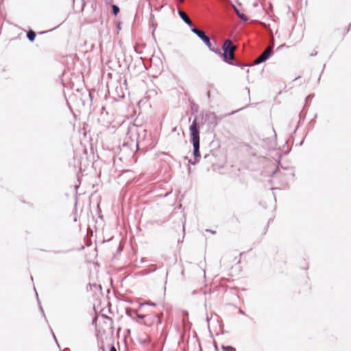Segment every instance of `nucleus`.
Returning a JSON list of instances; mask_svg holds the SVG:
<instances>
[{"label":"nucleus","mask_w":351,"mask_h":351,"mask_svg":"<svg viewBox=\"0 0 351 351\" xmlns=\"http://www.w3.org/2000/svg\"><path fill=\"white\" fill-rule=\"evenodd\" d=\"M189 130L191 132L192 143L194 148L193 154L195 158H199V131L195 119L193 121L191 125L189 128Z\"/></svg>","instance_id":"f257e3e1"},{"label":"nucleus","mask_w":351,"mask_h":351,"mask_svg":"<svg viewBox=\"0 0 351 351\" xmlns=\"http://www.w3.org/2000/svg\"><path fill=\"white\" fill-rule=\"evenodd\" d=\"M222 49L223 51V56L225 61L229 62L234 58L236 46L232 45L230 40L228 39L225 40L222 46Z\"/></svg>","instance_id":"f03ea898"},{"label":"nucleus","mask_w":351,"mask_h":351,"mask_svg":"<svg viewBox=\"0 0 351 351\" xmlns=\"http://www.w3.org/2000/svg\"><path fill=\"white\" fill-rule=\"evenodd\" d=\"M112 319L106 316L97 324V329L99 333L104 334L106 331L112 329Z\"/></svg>","instance_id":"7ed1b4c3"},{"label":"nucleus","mask_w":351,"mask_h":351,"mask_svg":"<svg viewBox=\"0 0 351 351\" xmlns=\"http://www.w3.org/2000/svg\"><path fill=\"white\" fill-rule=\"evenodd\" d=\"M191 30L193 33H195L197 36H199L203 40V42L210 49V50L215 52L216 53H220V51L218 48L214 49L212 47L210 40L209 37L205 34L204 31L200 30L196 27H193Z\"/></svg>","instance_id":"20e7f679"},{"label":"nucleus","mask_w":351,"mask_h":351,"mask_svg":"<svg viewBox=\"0 0 351 351\" xmlns=\"http://www.w3.org/2000/svg\"><path fill=\"white\" fill-rule=\"evenodd\" d=\"M337 34L339 37H341V38H343L350 31L349 26H343L342 27H339L337 29Z\"/></svg>","instance_id":"39448f33"},{"label":"nucleus","mask_w":351,"mask_h":351,"mask_svg":"<svg viewBox=\"0 0 351 351\" xmlns=\"http://www.w3.org/2000/svg\"><path fill=\"white\" fill-rule=\"evenodd\" d=\"M178 13H179L180 16L182 19V20L186 24H188L190 26L192 25L191 20L190 19V18L187 16V14L184 12H183L182 10H179Z\"/></svg>","instance_id":"423d86ee"},{"label":"nucleus","mask_w":351,"mask_h":351,"mask_svg":"<svg viewBox=\"0 0 351 351\" xmlns=\"http://www.w3.org/2000/svg\"><path fill=\"white\" fill-rule=\"evenodd\" d=\"M273 47L271 46H269L266 48V49L262 53L263 55H264L267 59L269 57L272 52Z\"/></svg>","instance_id":"0eeeda50"},{"label":"nucleus","mask_w":351,"mask_h":351,"mask_svg":"<svg viewBox=\"0 0 351 351\" xmlns=\"http://www.w3.org/2000/svg\"><path fill=\"white\" fill-rule=\"evenodd\" d=\"M27 36L28 39L32 42L35 39L36 34L33 30H29L27 34Z\"/></svg>","instance_id":"6e6552de"},{"label":"nucleus","mask_w":351,"mask_h":351,"mask_svg":"<svg viewBox=\"0 0 351 351\" xmlns=\"http://www.w3.org/2000/svg\"><path fill=\"white\" fill-rule=\"evenodd\" d=\"M266 60H267V58L264 55H263L261 53L259 56V57L255 60L254 63L257 64H259V63H261L262 62H264Z\"/></svg>","instance_id":"1a4fd4ad"},{"label":"nucleus","mask_w":351,"mask_h":351,"mask_svg":"<svg viewBox=\"0 0 351 351\" xmlns=\"http://www.w3.org/2000/svg\"><path fill=\"white\" fill-rule=\"evenodd\" d=\"M221 348H222L224 351H235L234 348H232V346H221Z\"/></svg>","instance_id":"9d476101"},{"label":"nucleus","mask_w":351,"mask_h":351,"mask_svg":"<svg viewBox=\"0 0 351 351\" xmlns=\"http://www.w3.org/2000/svg\"><path fill=\"white\" fill-rule=\"evenodd\" d=\"M112 11H113V14L114 15H117L118 13L119 12V8L117 5H112Z\"/></svg>","instance_id":"9b49d317"},{"label":"nucleus","mask_w":351,"mask_h":351,"mask_svg":"<svg viewBox=\"0 0 351 351\" xmlns=\"http://www.w3.org/2000/svg\"><path fill=\"white\" fill-rule=\"evenodd\" d=\"M237 13L238 16L240 19H241L242 20H243V21H247V16L245 14H241L237 10Z\"/></svg>","instance_id":"f8f14e48"},{"label":"nucleus","mask_w":351,"mask_h":351,"mask_svg":"<svg viewBox=\"0 0 351 351\" xmlns=\"http://www.w3.org/2000/svg\"><path fill=\"white\" fill-rule=\"evenodd\" d=\"M110 351H117V350H116V348H115V347H114V346H112V347L110 348Z\"/></svg>","instance_id":"ddd939ff"},{"label":"nucleus","mask_w":351,"mask_h":351,"mask_svg":"<svg viewBox=\"0 0 351 351\" xmlns=\"http://www.w3.org/2000/svg\"><path fill=\"white\" fill-rule=\"evenodd\" d=\"M283 47V45H282V46H280V47H277V49H279L280 48H281V47Z\"/></svg>","instance_id":"4468645a"},{"label":"nucleus","mask_w":351,"mask_h":351,"mask_svg":"<svg viewBox=\"0 0 351 351\" xmlns=\"http://www.w3.org/2000/svg\"><path fill=\"white\" fill-rule=\"evenodd\" d=\"M181 3H182L184 0H179Z\"/></svg>","instance_id":"2eb2a0df"}]
</instances>
